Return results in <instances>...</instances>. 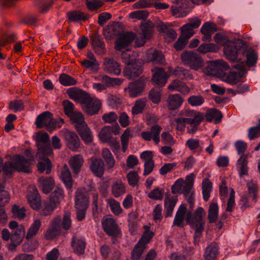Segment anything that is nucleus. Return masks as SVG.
<instances>
[{"instance_id":"obj_1","label":"nucleus","mask_w":260,"mask_h":260,"mask_svg":"<svg viewBox=\"0 0 260 260\" xmlns=\"http://www.w3.org/2000/svg\"><path fill=\"white\" fill-rule=\"evenodd\" d=\"M67 93L70 98L79 103L83 110L89 115L97 114L101 107L99 100L92 99L85 91L76 88H71Z\"/></svg>"},{"instance_id":"obj_2","label":"nucleus","mask_w":260,"mask_h":260,"mask_svg":"<svg viewBox=\"0 0 260 260\" xmlns=\"http://www.w3.org/2000/svg\"><path fill=\"white\" fill-rule=\"evenodd\" d=\"M88 205L89 198L86 190L84 188L78 189L75 198V207L78 221H82L85 218Z\"/></svg>"},{"instance_id":"obj_3","label":"nucleus","mask_w":260,"mask_h":260,"mask_svg":"<svg viewBox=\"0 0 260 260\" xmlns=\"http://www.w3.org/2000/svg\"><path fill=\"white\" fill-rule=\"evenodd\" d=\"M183 63L196 71L203 68L204 61L202 57L196 52L190 51H184L181 56Z\"/></svg>"},{"instance_id":"obj_4","label":"nucleus","mask_w":260,"mask_h":260,"mask_svg":"<svg viewBox=\"0 0 260 260\" xmlns=\"http://www.w3.org/2000/svg\"><path fill=\"white\" fill-rule=\"evenodd\" d=\"M41 225V222L39 219L35 220L27 230L25 237L27 240L26 243L22 245V249L25 251H31L35 250L38 246V242L36 240H32V238L38 233Z\"/></svg>"},{"instance_id":"obj_5","label":"nucleus","mask_w":260,"mask_h":260,"mask_svg":"<svg viewBox=\"0 0 260 260\" xmlns=\"http://www.w3.org/2000/svg\"><path fill=\"white\" fill-rule=\"evenodd\" d=\"M24 155L26 158L23 155L16 154L14 155V160L19 170H22V172L30 173L31 172L30 167L35 161L34 152L31 149L28 148L25 150Z\"/></svg>"},{"instance_id":"obj_6","label":"nucleus","mask_w":260,"mask_h":260,"mask_svg":"<svg viewBox=\"0 0 260 260\" xmlns=\"http://www.w3.org/2000/svg\"><path fill=\"white\" fill-rule=\"evenodd\" d=\"M229 68V66L226 61L223 60H216L206 67L203 72L207 75L222 77L225 75L224 71L228 70Z\"/></svg>"},{"instance_id":"obj_7","label":"nucleus","mask_w":260,"mask_h":260,"mask_svg":"<svg viewBox=\"0 0 260 260\" xmlns=\"http://www.w3.org/2000/svg\"><path fill=\"white\" fill-rule=\"evenodd\" d=\"M245 49L244 48L238 49L234 42L229 40L224 43V52L228 59L232 61L240 62L242 58L241 57Z\"/></svg>"},{"instance_id":"obj_8","label":"nucleus","mask_w":260,"mask_h":260,"mask_svg":"<svg viewBox=\"0 0 260 260\" xmlns=\"http://www.w3.org/2000/svg\"><path fill=\"white\" fill-rule=\"evenodd\" d=\"M153 24L152 21L148 20L143 22L141 24V33L140 37L136 39V44L137 47L143 46L146 42V40L150 39L153 32Z\"/></svg>"},{"instance_id":"obj_9","label":"nucleus","mask_w":260,"mask_h":260,"mask_svg":"<svg viewBox=\"0 0 260 260\" xmlns=\"http://www.w3.org/2000/svg\"><path fill=\"white\" fill-rule=\"evenodd\" d=\"M174 3L177 6H172L171 8L173 16L176 17H183L187 15L189 11V0H174Z\"/></svg>"},{"instance_id":"obj_10","label":"nucleus","mask_w":260,"mask_h":260,"mask_svg":"<svg viewBox=\"0 0 260 260\" xmlns=\"http://www.w3.org/2000/svg\"><path fill=\"white\" fill-rule=\"evenodd\" d=\"M205 215L204 209L199 207L196 210L193 215H192L190 212H188L186 220L192 226H204L203 217Z\"/></svg>"},{"instance_id":"obj_11","label":"nucleus","mask_w":260,"mask_h":260,"mask_svg":"<svg viewBox=\"0 0 260 260\" xmlns=\"http://www.w3.org/2000/svg\"><path fill=\"white\" fill-rule=\"evenodd\" d=\"M103 69L108 74L118 76L121 74V66L116 60L112 58H104Z\"/></svg>"},{"instance_id":"obj_12","label":"nucleus","mask_w":260,"mask_h":260,"mask_svg":"<svg viewBox=\"0 0 260 260\" xmlns=\"http://www.w3.org/2000/svg\"><path fill=\"white\" fill-rule=\"evenodd\" d=\"M179 116L185 117V119L192 120L191 124L201 123L205 119L204 114L190 109H183L179 114Z\"/></svg>"},{"instance_id":"obj_13","label":"nucleus","mask_w":260,"mask_h":260,"mask_svg":"<svg viewBox=\"0 0 260 260\" xmlns=\"http://www.w3.org/2000/svg\"><path fill=\"white\" fill-rule=\"evenodd\" d=\"M67 147L72 151L76 152L80 146V141L78 135L67 129L62 131Z\"/></svg>"},{"instance_id":"obj_14","label":"nucleus","mask_w":260,"mask_h":260,"mask_svg":"<svg viewBox=\"0 0 260 260\" xmlns=\"http://www.w3.org/2000/svg\"><path fill=\"white\" fill-rule=\"evenodd\" d=\"M25 233V228L22 225H20L17 229L13 231L11 235V243L9 245V250H13L20 245L24 237Z\"/></svg>"},{"instance_id":"obj_15","label":"nucleus","mask_w":260,"mask_h":260,"mask_svg":"<svg viewBox=\"0 0 260 260\" xmlns=\"http://www.w3.org/2000/svg\"><path fill=\"white\" fill-rule=\"evenodd\" d=\"M162 127L155 124L151 126L150 131H144L141 133V136L145 141H150L152 140L156 144H158L160 141V133Z\"/></svg>"},{"instance_id":"obj_16","label":"nucleus","mask_w":260,"mask_h":260,"mask_svg":"<svg viewBox=\"0 0 260 260\" xmlns=\"http://www.w3.org/2000/svg\"><path fill=\"white\" fill-rule=\"evenodd\" d=\"M102 225L104 232L110 236L116 237L120 234V230L117 224L112 218L103 219Z\"/></svg>"},{"instance_id":"obj_17","label":"nucleus","mask_w":260,"mask_h":260,"mask_svg":"<svg viewBox=\"0 0 260 260\" xmlns=\"http://www.w3.org/2000/svg\"><path fill=\"white\" fill-rule=\"evenodd\" d=\"M143 68L140 62L136 59L134 63L127 66L123 70V75L125 77L130 79H134L142 73Z\"/></svg>"},{"instance_id":"obj_18","label":"nucleus","mask_w":260,"mask_h":260,"mask_svg":"<svg viewBox=\"0 0 260 260\" xmlns=\"http://www.w3.org/2000/svg\"><path fill=\"white\" fill-rule=\"evenodd\" d=\"M28 203L30 207L35 210L38 209L41 206V198L37 188L35 186H30L27 194Z\"/></svg>"},{"instance_id":"obj_19","label":"nucleus","mask_w":260,"mask_h":260,"mask_svg":"<svg viewBox=\"0 0 260 260\" xmlns=\"http://www.w3.org/2000/svg\"><path fill=\"white\" fill-rule=\"evenodd\" d=\"M145 85V79L141 77L136 82L131 83L126 90L131 97L135 98L140 95Z\"/></svg>"},{"instance_id":"obj_20","label":"nucleus","mask_w":260,"mask_h":260,"mask_svg":"<svg viewBox=\"0 0 260 260\" xmlns=\"http://www.w3.org/2000/svg\"><path fill=\"white\" fill-rule=\"evenodd\" d=\"M90 169L96 177L101 178L105 172V164L101 158L92 157L90 159Z\"/></svg>"},{"instance_id":"obj_21","label":"nucleus","mask_w":260,"mask_h":260,"mask_svg":"<svg viewBox=\"0 0 260 260\" xmlns=\"http://www.w3.org/2000/svg\"><path fill=\"white\" fill-rule=\"evenodd\" d=\"M92 46L94 52L98 55H103L106 52L105 44L102 39L97 34L90 36Z\"/></svg>"},{"instance_id":"obj_22","label":"nucleus","mask_w":260,"mask_h":260,"mask_svg":"<svg viewBox=\"0 0 260 260\" xmlns=\"http://www.w3.org/2000/svg\"><path fill=\"white\" fill-rule=\"evenodd\" d=\"M135 34L133 32H126L120 36L116 42L115 48L117 50H121L128 46L134 40Z\"/></svg>"},{"instance_id":"obj_23","label":"nucleus","mask_w":260,"mask_h":260,"mask_svg":"<svg viewBox=\"0 0 260 260\" xmlns=\"http://www.w3.org/2000/svg\"><path fill=\"white\" fill-rule=\"evenodd\" d=\"M153 72L152 81L158 86H163L167 83L168 76L164 70L162 68H154L151 69Z\"/></svg>"},{"instance_id":"obj_24","label":"nucleus","mask_w":260,"mask_h":260,"mask_svg":"<svg viewBox=\"0 0 260 260\" xmlns=\"http://www.w3.org/2000/svg\"><path fill=\"white\" fill-rule=\"evenodd\" d=\"M59 178L63 182L68 189H71L73 187V180L71 171L67 165L60 170Z\"/></svg>"},{"instance_id":"obj_25","label":"nucleus","mask_w":260,"mask_h":260,"mask_svg":"<svg viewBox=\"0 0 260 260\" xmlns=\"http://www.w3.org/2000/svg\"><path fill=\"white\" fill-rule=\"evenodd\" d=\"M38 181L43 192L45 194L49 193L52 190L55 184L54 180L51 177H41Z\"/></svg>"},{"instance_id":"obj_26","label":"nucleus","mask_w":260,"mask_h":260,"mask_svg":"<svg viewBox=\"0 0 260 260\" xmlns=\"http://www.w3.org/2000/svg\"><path fill=\"white\" fill-rule=\"evenodd\" d=\"M248 157L246 154L242 155L237 161V168L241 178L244 175H248Z\"/></svg>"},{"instance_id":"obj_27","label":"nucleus","mask_w":260,"mask_h":260,"mask_svg":"<svg viewBox=\"0 0 260 260\" xmlns=\"http://www.w3.org/2000/svg\"><path fill=\"white\" fill-rule=\"evenodd\" d=\"M84 161L83 157L81 154H77L71 157L69 164L74 174H77L79 173Z\"/></svg>"},{"instance_id":"obj_28","label":"nucleus","mask_w":260,"mask_h":260,"mask_svg":"<svg viewBox=\"0 0 260 260\" xmlns=\"http://www.w3.org/2000/svg\"><path fill=\"white\" fill-rule=\"evenodd\" d=\"M167 102L169 109L174 110L182 105L183 99L179 94H174L169 95Z\"/></svg>"},{"instance_id":"obj_29","label":"nucleus","mask_w":260,"mask_h":260,"mask_svg":"<svg viewBox=\"0 0 260 260\" xmlns=\"http://www.w3.org/2000/svg\"><path fill=\"white\" fill-rule=\"evenodd\" d=\"M38 161V169L40 173H43L46 171L47 174L51 173L52 169V163L50 160L47 157H37Z\"/></svg>"},{"instance_id":"obj_30","label":"nucleus","mask_w":260,"mask_h":260,"mask_svg":"<svg viewBox=\"0 0 260 260\" xmlns=\"http://www.w3.org/2000/svg\"><path fill=\"white\" fill-rule=\"evenodd\" d=\"M204 116L207 121L211 122L214 120L215 124L220 122L223 117L221 112L214 108L208 110Z\"/></svg>"},{"instance_id":"obj_31","label":"nucleus","mask_w":260,"mask_h":260,"mask_svg":"<svg viewBox=\"0 0 260 260\" xmlns=\"http://www.w3.org/2000/svg\"><path fill=\"white\" fill-rule=\"evenodd\" d=\"M72 246L74 252L79 255H81L84 252L86 243L82 238L73 237L72 240Z\"/></svg>"},{"instance_id":"obj_32","label":"nucleus","mask_w":260,"mask_h":260,"mask_svg":"<svg viewBox=\"0 0 260 260\" xmlns=\"http://www.w3.org/2000/svg\"><path fill=\"white\" fill-rule=\"evenodd\" d=\"M218 253V247L215 243H212L205 249L204 255L205 260H215Z\"/></svg>"},{"instance_id":"obj_33","label":"nucleus","mask_w":260,"mask_h":260,"mask_svg":"<svg viewBox=\"0 0 260 260\" xmlns=\"http://www.w3.org/2000/svg\"><path fill=\"white\" fill-rule=\"evenodd\" d=\"M186 212V205L184 204L181 205L176 214L173 222L174 225H176L178 227H183V221Z\"/></svg>"},{"instance_id":"obj_34","label":"nucleus","mask_w":260,"mask_h":260,"mask_svg":"<svg viewBox=\"0 0 260 260\" xmlns=\"http://www.w3.org/2000/svg\"><path fill=\"white\" fill-rule=\"evenodd\" d=\"M76 130L85 144H87L92 142V134L87 124L77 128Z\"/></svg>"},{"instance_id":"obj_35","label":"nucleus","mask_w":260,"mask_h":260,"mask_svg":"<svg viewBox=\"0 0 260 260\" xmlns=\"http://www.w3.org/2000/svg\"><path fill=\"white\" fill-rule=\"evenodd\" d=\"M69 20L73 22L79 21H85L89 18V15L87 13L79 11H73L67 13Z\"/></svg>"},{"instance_id":"obj_36","label":"nucleus","mask_w":260,"mask_h":260,"mask_svg":"<svg viewBox=\"0 0 260 260\" xmlns=\"http://www.w3.org/2000/svg\"><path fill=\"white\" fill-rule=\"evenodd\" d=\"M111 191L115 198H118L125 193V185L122 181L117 180L112 185Z\"/></svg>"},{"instance_id":"obj_37","label":"nucleus","mask_w":260,"mask_h":260,"mask_svg":"<svg viewBox=\"0 0 260 260\" xmlns=\"http://www.w3.org/2000/svg\"><path fill=\"white\" fill-rule=\"evenodd\" d=\"M178 201L177 196L166 198L165 199V208L166 209V217H168L172 215L174 207Z\"/></svg>"},{"instance_id":"obj_38","label":"nucleus","mask_w":260,"mask_h":260,"mask_svg":"<svg viewBox=\"0 0 260 260\" xmlns=\"http://www.w3.org/2000/svg\"><path fill=\"white\" fill-rule=\"evenodd\" d=\"M102 156L105 161L107 169H112L116 164V161L110 150L104 148L102 150Z\"/></svg>"},{"instance_id":"obj_39","label":"nucleus","mask_w":260,"mask_h":260,"mask_svg":"<svg viewBox=\"0 0 260 260\" xmlns=\"http://www.w3.org/2000/svg\"><path fill=\"white\" fill-rule=\"evenodd\" d=\"M52 116V114L49 111H45L39 115L35 122V124L38 128H41L45 126L48 120H50V117Z\"/></svg>"},{"instance_id":"obj_40","label":"nucleus","mask_w":260,"mask_h":260,"mask_svg":"<svg viewBox=\"0 0 260 260\" xmlns=\"http://www.w3.org/2000/svg\"><path fill=\"white\" fill-rule=\"evenodd\" d=\"M17 165L14 160V156L11 161L6 162L3 166V175L5 177H10L12 174L13 171L17 170L18 172H22L19 170L17 167Z\"/></svg>"},{"instance_id":"obj_41","label":"nucleus","mask_w":260,"mask_h":260,"mask_svg":"<svg viewBox=\"0 0 260 260\" xmlns=\"http://www.w3.org/2000/svg\"><path fill=\"white\" fill-rule=\"evenodd\" d=\"M147 100L146 98L138 99L132 109V113L135 116L142 113L146 106Z\"/></svg>"},{"instance_id":"obj_42","label":"nucleus","mask_w":260,"mask_h":260,"mask_svg":"<svg viewBox=\"0 0 260 260\" xmlns=\"http://www.w3.org/2000/svg\"><path fill=\"white\" fill-rule=\"evenodd\" d=\"M173 74L182 80H190L193 79V75L189 70L181 67L176 68L174 71Z\"/></svg>"},{"instance_id":"obj_43","label":"nucleus","mask_w":260,"mask_h":260,"mask_svg":"<svg viewBox=\"0 0 260 260\" xmlns=\"http://www.w3.org/2000/svg\"><path fill=\"white\" fill-rule=\"evenodd\" d=\"M69 117L70 118L72 122L75 124L76 129L86 124L84 121V116L81 112H75L74 113Z\"/></svg>"},{"instance_id":"obj_44","label":"nucleus","mask_w":260,"mask_h":260,"mask_svg":"<svg viewBox=\"0 0 260 260\" xmlns=\"http://www.w3.org/2000/svg\"><path fill=\"white\" fill-rule=\"evenodd\" d=\"M58 205V204L55 203L54 200L49 198V201L44 204V208L41 212V215L45 216L50 215Z\"/></svg>"},{"instance_id":"obj_45","label":"nucleus","mask_w":260,"mask_h":260,"mask_svg":"<svg viewBox=\"0 0 260 260\" xmlns=\"http://www.w3.org/2000/svg\"><path fill=\"white\" fill-rule=\"evenodd\" d=\"M85 5L90 11L99 12L104 5V0H85Z\"/></svg>"},{"instance_id":"obj_46","label":"nucleus","mask_w":260,"mask_h":260,"mask_svg":"<svg viewBox=\"0 0 260 260\" xmlns=\"http://www.w3.org/2000/svg\"><path fill=\"white\" fill-rule=\"evenodd\" d=\"M218 215V206L217 203H212L209 208L208 218L210 223L214 222Z\"/></svg>"},{"instance_id":"obj_47","label":"nucleus","mask_w":260,"mask_h":260,"mask_svg":"<svg viewBox=\"0 0 260 260\" xmlns=\"http://www.w3.org/2000/svg\"><path fill=\"white\" fill-rule=\"evenodd\" d=\"M25 209L24 207H20L18 205H14L11 209L12 217L21 220L23 219L25 216Z\"/></svg>"},{"instance_id":"obj_48","label":"nucleus","mask_w":260,"mask_h":260,"mask_svg":"<svg viewBox=\"0 0 260 260\" xmlns=\"http://www.w3.org/2000/svg\"><path fill=\"white\" fill-rule=\"evenodd\" d=\"M246 55V63L249 67L255 65L257 59V54L253 50H248L242 54V56Z\"/></svg>"},{"instance_id":"obj_49","label":"nucleus","mask_w":260,"mask_h":260,"mask_svg":"<svg viewBox=\"0 0 260 260\" xmlns=\"http://www.w3.org/2000/svg\"><path fill=\"white\" fill-rule=\"evenodd\" d=\"M53 154L52 149L50 144H46L45 145H42L38 148L37 153L36 154L37 157H47Z\"/></svg>"},{"instance_id":"obj_50","label":"nucleus","mask_w":260,"mask_h":260,"mask_svg":"<svg viewBox=\"0 0 260 260\" xmlns=\"http://www.w3.org/2000/svg\"><path fill=\"white\" fill-rule=\"evenodd\" d=\"M212 183L207 178L203 180L202 182V193L203 199L205 201H207L210 196V193L212 190Z\"/></svg>"},{"instance_id":"obj_51","label":"nucleus","mask_w":260,"mask_h":260,"mask_svg":"<svg viewBox=\"0 0 260 260\" xmlns=\"http://www.w3.org/2000/svg\"><path fill=\"white\" fill-rule=\"evenodd\" d=\"M243 77V73L241 72H230L226 77L224 80L225 82L232 85H235L240 82Z\"/></svg>"},{"instance_id":"obj_52","label":"nucleus","mask_w":260,"mask_h":260,"mask_svg":"<svg viewBox=\"0 0 260 260\" xmlns=\"http://www.w3.org/2000/svg\"><path fill=\"white\" fill-rule=\"evenodd\" d=\"M60 84L65 86L74 85L77 83V80L67 74H61L59 77Z\"/></svg>"},{"instance_id":"obj_53","label":"nucleus","mask_w":260,"mask_h":260,"mask_svg":"<svg viewBox=\"0 0 260 260\" xmlns=\"http://www.w3.org/2000/svg\"><path fill=\"white\" fill-rule=\"evenodd\" d=\"M109 126H104L100 131L99 136L101 141L108 143L112 140V134Z\"/></svg>"},{"instance_id":"obj_54","label":"nucleus","mask_w":260,"mask_h":260,"mask_svg":"<svg viewBox=\"0 0 260 260\" xmlns=\"http://www.w3.org/2000/svg\"><path fill=\"white\" fill-rule=\"evenodd\" d=\"M146 249V246L140 245V243H137L133 250L131 253V259L132 260H141V256Z\"/></svg>"},{"instance_id":"obj_55","label":"nucleus","mask_w":260,"mask_h":260,"mask_svg":"<svg viewBox=\"0 0 260 260\" xmlns=\"http://www.w3.org/2000/svg\"><path fill=\"white\" fill-rule=\"evenodd\" d=\"M64 197V192L62 188L59 187H56L53 192L50 196V199L59 204L61 201L63 200Z\"/></svg>"},{"instance_id":"obj_56","label":"nucleus","mask_w":260,"mask_h":260,"mask_svg":"<svg viewBox=\"0 0 260 260\" xmlns=\"http://www.w3.org/2000/svg\"><path fill=\"white\" fill-rule=\"evenodd\" d=\"M137 217L134 213H130L128 214V226L129 230L132 234L135 235L136 234L138 224L137 221Z\"/></svg>"},{"instance_id":"obj_57","label":"nucleus","mask_w":260,"mask_h":260,"mask_svg":"<svg viewBox=\"0 0 260 260\" xmlns=\"http://www.w3.org/2000/svg\"><path fill=\"white\" fill-rule=\"evenodd\" d=\"M164 193L165 190L163 188L157 187L149 193L148 197L154 200H161L164 198Z\"/></svg>"},{"instance_id":"obj_58","label":"nucleus","mask_w":260,"mask_h":260,"mask_svg":"<svg viewBox=\"0 0 260 260\" xmlns=\"http://www.w3.org/2000/svg\"><path fill=\"white\" fill-rule=\"evenodd\" d=\"M102 81L105 83L108 86H114L116 85H120L122 84L123 80L111 78L107 75H103L101 78Z\"/></svg>"},{"instance_id":"obj_59","label":"nucleus","mask_w":260,"mask_h":260,"mask_svg":"<svg viewBox=\"0 0 260 260\" xmlns=\"http://www.w3.org/2000/svg\"><path fill=\"white\" fill-rule=\"evenodd\" d=\"M112 212L115 215H119L121 213L122 209L120 207V203L113 199H109L107 200Z\"/></svg>"},{"instance_id":"obj_60","label":"nucleus","mask_w":260,"mask_h":260,"mask_svg":"<svg viewBox=\"0 0 260 260\" xmlns=\"http://www.w3.org/2000/svg\"><path fill=\"white\" fill-rule=\"evenodd\" d=\"M205 102L203 96L201 95H191L187 99L188 103L192 107L201 106Z\"/></svg>"},{"instance_id":"obj_61","label":"nucleus","mask_w":260,"mask_h":260,"mask_svg":"<svg viewBox=\"0 0 260 260\" xmlns=\"http://www.w3.org/2000/svg\"><path fill=\"white\" fill-rule=\"evenodd\" d=\"M82 66L87 69L90 68L91 70L93 72H96L99 69V63L98 61L95 62L94 61L84 59L81 62Z\"/></svg>"},{"instance_id":"obj_62","label":"nucleus","mask_w":260,"mask_h":260,"mask_svg":"<svg viewBox=\"0 0 260 260\" xmlns=\"http://www.w3.org/2000/svg\"><path fill=\"white\" fill-rule=\"evenodd\" d=\"M128 184L132 186L138 185L139 176L138 172L135 171H130L126 175Z\"/></svg>"},{"instance_id":"obj_63","label":"nucleus","mask_w":260,"mask_h":260,"mask_svg":"<svg viewBox=\"0 0 260 260\" xmlns=\"http://www.w3.org/2000/svg\"><path fill=\"white\" fill-rule=\"evenodd\" d=\"M131 132L128 128L125 130L121 136L120 139L122 145V151L123 152H125L127 148Z\"/></svg>"},{"instance_id":"obj_64","label":"nucleus","mask_w":260,"mask_h":260,"mask_svg":"<svg viewBox=\"0 0 260 260\" xmlns=\"http://www.w3.org/2000/svg\"><path fill=\"white\" fill-rule=\"evenodd\" d=\"M9 108L14 112H16L17 111L23 110L24 108V106L22 100H16L11 101L9 103Z\"/></svg>"}]
</instances>
